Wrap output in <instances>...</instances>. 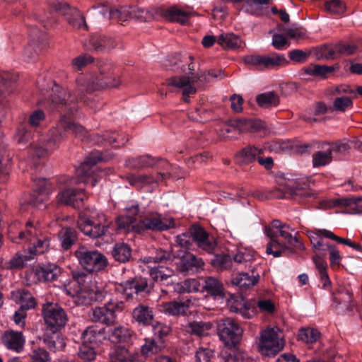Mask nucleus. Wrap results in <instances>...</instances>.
Instances as JSON below:
<instances>
[{"label":"nucleus","instance_id":"a19ab883","mask_svg":"<svg viewBox=\"0 0 362 362\" xmlns=\"http://www.w3.org/2000/svg\"><path fill=\"white\" fill-rule=\"evenodd\" d=\"M107 334V339L112 343L125 342L129 339L132 335L130 330L124 326L109 329Z\"/></svg>","mask_w":362,"mask_h":362},{"label":"nucleus","instance_id":"ea45409f","mask_svg":"<svg viewBox=\"0 0 362 362\" xmlns=\"http://www.w3.org/2000/svg\"><path fill=\"white\" fill-rule=\"evenodd\" d=\"M312 260L318 272L320 280L323 283V286L325 287L330 285L331 281L327 274V262L325 257L320 256L319 254H315L313 256Z\"/></svg>","mask_w":362,"mask_h":362},{"label":"nucleus","instance_id":"39448f33","mask_svg":"<svg viewBox=\"0 0 362 362\" xmlns=\"http://www.w3.org/2000/svg\"><path fill=\"white\" fill-rule=\"evenodd\" d=\"M217 76L211 71L201 72L192 76H173L167 80V85L182 89L184 100L189 102V97L197 92L199 88H202L212 78Z\"/></svg>","mask_w":362,"mask_h":362},{"label":"nucleus","instance_id":"8fccbe9b","mask_svg":"<svg viewBox=\"0 0 362 362\" xmlns=\"http://www.w3.org/2000/svg\"><path fill=\"white\" fill-rule=\"evenodd\" d=\"M59 237L61 240L62 247L64 250L69 249L76 240V232L71 228H63Z\"/></svg>","mask_w":362,"mask_h":362},{"label":"nucleus","instance_id":"5fc2aeb1","mask_svg":"<svg viewBox=\"0 0 362 362\" xmlns=\"http://www.w3.org/2000/svg\"><path fill=\"white\" fill-rule=\"evenodd\" d=\"M322 235L326 238V239L336 241L338 243L348 245L353 248L356 251L361 252L362 247L359 243L351 241L350 239H346L336 235L332 230H324Z\"/></svg>","mask_w":362,"mask_h":362},{"label":"nucleus","instance_id":"864d4df0","mask_svg":"<svg viewBox=\"0 0 362 362\" xmlns=\"http://www.w3.org/2000/svg\"><path fill=\"white\" fill-rule=\"evenodd\" d=\"M173 270L168 267L158 265L151 267L150 269V276L156 281H163L168 279L173 275Z\"/></svg>","mask_w":362,"mask_h":362},{"label":"nucleus","instance_id":"f8f14e48","mask_svg":"<svg viewBox=\"0 0 362 362\" xmlns=\"http://www.w3.org/2000/svg\"><path fill=\"white\" fill-rule=\"evenodd\" d=\"M158 170L156 177H153L151 175L134 176L132 177V184L137 187H144L145 185H152V187H153L158 182L171 177L177 178L182 177V175H175L174 173V167L170 165L168 162L165 160H160L158 163Z\"/></svg>","mask_w":362,"mask_h":362},{"label":"nucleus","instance_id":"bb28decb","mask_svg":"<svg viewBox=\"0 0 362 362\" xmlns=\"http://www.w3.org/2000/svg\"><path fill=\"white\" fill-rule=\"evenodd\" d=\"M254 259L252 252L247 249H238L232 258L234 269H247L255 267L253 264Z\"/></svg>","mask_w":362,"mask_h":362},{"label":"nucleus","instance_id":"49530a36","mask_svg":"<svg viewBox=\"0 0 362 362\" xmlns=\"http://www.w3.org/2000/svg\"><path fill=\"white\" fill-rule=\"evenodd\" d=\"M218 44L225 49H236L242 45L241 39L236 35L228 33L219 35L218 38Z\"/></svg>","mask_w":362,"mask_h":362},{"label":"nucleus","instance_id":"20e7f679","mask_svg":"<svg viewBox=\"0 0 362 362\" xmlns=\"http://www.w3.org/2000/svg\"><path fill=\"white\" fill-rule=\"evenodd\" d=\"M293 230L286 225L279 232V234L271 229L266 230V235L270 239L267 245L266 252L274 257L289 256L296 250H303V244L293 235Z\"/></svg>","mask_w":362,"mask_h":362},{"label":"nucleus","instance_id":"0e129e2a","mask_svg":"<svg viewBox=\"0 0 362 362\" xmlns=\"http://www.w3.org/2000/svg\"><path fill=\"white\" fill-rule=\"evenodd\" d=\"M16 141L19 144H26L32 139V133L25 124H20L14 136Z\"/></svg>","mask_w":362,"mask_h":362},{"label":"nucleus","instance_id":"c03bdc74","mask_svg":"<svg viewBox=\"0 0 362 362\" xmlns=\"http://www.w3.org/2000/svg\"><path fill=\"white\" fill-rule=\"evenodd\" d=\"M256 100L258 105L262 108L276 107L280 103L279 97L272 91L259 94Z\"/></svg>","mask_w":362,"mask_h":362},{"label":"nucleus","instance_id":"ddd939ff","mask_svg":"<svg viewBox=\"0 0 362 362\" xmlns=\"http://www.w3.org/2000/svg\"><path fill=\"white\" fill-rule=\"evenodd\" d=\"M217 330L220 339L227 346H234L240 339L243 332V328L238 322L229 317L218 321Z\"/></svg>","mask_w":362,"mask_h":362},{"label":"nucleus","instance_id":"69168bd1","mask_svg":"<svg viewBox=\"0 0 362 362\" xmlns=\"http://www.w3.org/2000/svg\"><path fill=\"white\" fill-rule=\"evenodd\" d=\"M176 69H180L185 75L184 76H194L195 64L192 62L191 56H186L184 59L179 62L177 64Z\"/></svg>","mask_w":362,"mask_h":362},{"label":"nucleus","instance_id":"2f4dec72","mask_svg":"<svg viewBox=\"0 0 362 362\" xmlns=\"http://www.w3.org/2000/svg\"><path fill=\"white\" fill-rule=\"evenodd\" d=\"M124 294L127 297H132L134 294L142 292H148L147 280L142 277H135L132 281H127L123 284Z\"/></svg>","mask_w":362,"mask_h":362},{"label":"nucleus","instance_id":"b1692460","mask_svg":"<svg viewBox=\"0 0 362 362\" xmlns=\"http://www.w3.org/2000/svg\"><path fill=\"white\" fill-rule=\"evenodd\" d=\"M30 35L32 37L31 42L25 47L23 52V57L28 62L35 60L40 51L39 45H37L40 40H43V32L37 27L33 26L30 29Z\"/></svg>","mask_w":362,"mask_h":362},{"label":"nucleus","instance_id":"e433bc0d","mask_svg":"<svg viewBox=\"0 0 362 362\" xmlns=\"http://www.w3.org/2000/svg\"><path fill=\"white\" fill-rule=\"evenodd\" d=\"M203 291L214 297H221L224 294L223 284L217 279L209 276L204 279Z\"/></svg>","mask_w":362,"mask_h":362},{"label":"nucleus","instance_id":"a878e982","mask_svg":"<svg viewBox=\"0 0 362 362\" xmlns=\"http://www.w3.org/2000/svg\"><path fill=\"white\" fill-rule=\"evenodd\" d=\"M1 342L8 349L19 353L23 348L25 339L22 332L9 330L2 334Z\"/></svg>","mask_w":362,"mask_h":362},{"label":"nucleus","instance_id":"37998d69","mask_svg":"<svg viewBox=\"0 0 362 362\" xmlns=\"http://www.w3.org/2000/svg\"><path fill=\"white\" fill-rule=\"evenodd\" d=\"M114 259L121 263L128 262L132 256V250L127 243H117L112 250Z\"/></svg>","mask_w":362,"mask_h":362},{"label":"nucleus","instance_id":"c85d7f7f","mask_svg":"<svg viewBox=\"0 0 362 362\" xmlns=\"http://www.w3.org/2000/svg\"><path fill=\"white\" fill-rule=\"evenodd\" d=\"M35 275L40 281H52L62 275L61 268L55 264H44L35 270Z\"/></svg>","mask_w":362,"mask_h":362},{"label":"nucleus","instance_id":"6e6552de","mask_svg":"<svg viewBox=\"0 0 362 362\" xmlns=\"http://www.w3.org/2000/svg\"><path fill=\"white\" fill-rule=\"evenodd\" d=\"M75 256L80 265L89 272L101 271L107 265V259L104 255L84 246L79 247L75 251Z\"/></svg>","mask_w":362,"mask_h":362},{"label":"nucleus","instance_id":"338daca9","mask_svg":"<svg viewBox=\"0 0 362 362\" xmlns=\"http://www.w3.org/2000/svg\"><path fill=\"white\" fill-rule=\"evenodd\" d=\"M334 68L329 66L315 65L310 66L305 69L306 74L315 76L325 77L327 74L334 71Z\"/></svg>","mask_w":362,"mask_h":362},{"label":"nucleus","instance_id":"7ed1b4c3","mask_svg":"<svg viewBox=\"0 0 362 362\" xmlns=\"http://www.w3.org/2000/svg\"><path fill=\"white\" fill-rule=\"evenodd\" d=\"M9 239L15 243H30L28 253L33 256L43 254L49 246L47 238L42 235V230L38 223H26L24 229L19 230L16 223L9 226L8 230Z\"/></svg>","mask_w":362,"mask_h":362},{"label":"nucleus","instance_id":"f257e3e1","mask_svg":"<svg viewBox=\"0 0 362 362\" xmlns=\"http://www.w3.org/2000/svg\"><path fill=\"white\" fill-rule=\"evenodd\" d=\"M76 87L74 90H66L59 85H54L50 97L52 108L60 114L57 124L50 129L46 138L30 144L28 151L33 158H45L56 151L60 144L68 137L70 132L76 136H82L86 129L81 125L72 122L78 110V103L83 100L91 108L95 107L91 102L84 98V90L103 89L118 87L121 81L110 62L103 63L99 68V74L92 80L85 81L83 77L77 79Z\"/></svg>","mask_w":362,"mask_h":362},{"label":"nucleus","instance_id":"412c9836","mask_svg":"<svg viewBox=\"0 0 362 362\" xmlns=\"http://www.w3.org/2000/svg\"><path fill=\"white\" fill-rule=\"evenodd\" d=\"M192 234L194 242L199 249L208 253L215 251L217 247L216 240L213 236H209L204 228L199 226H193Z\"/></svg>","mask_w":362,"mask_h":362},{"label":"nucleus","instance_id":"f3484780","mask_svg":"<svg viewBox=\"0 0 362 362\" xmlns=\"http://www.w3.org/2000/svg\"><path fill=\"white\" fill-rule=\"evenodd\" d=\"M240 270L241 272L232 276L231 283L233 286L243 290L251 288L258 283L259 274L255 267Z\"/></svg>","mask_w":362,"mask_h":362},{"label":"nucleus","instance_id":"13d9d810","mask_svg":"<svg viewBox=\"0 0 362 362\" xmlns=\"http://www.w3.org/2000/svg\"><path fill=\"white\" fill-rule=\"evenodd\" d=\"M20 308L23 310L33 308L35 305V300L31 293L26 290H20L18 291Z\"/></svg>","mask_w":362,"mask_h":362},{"label":"nucleus","instance_id":"e2e57ef3","mask_svg":"<svg viewBox=\"0 0 362 362\" xmlns=\"http://www.w3.org/2000/svg\"><path fill=\"white\" fill-rule=\"evenodd\" d=\"M325 8L332 14L340 15L344 13L346 6L341 0H328L325 2Z\"/></svg>","mask_w":362,"mask_h":362},{"label":"nucleus","instance_id":"393cba45","mask_svg":"<svg viewBox=\"0 0 362 362\" xmlns=\"http://www.w3.org/2000/svg\"><path fill=\"white\" fill-rule=\"evenodd\" d=\"M107 334L105 327L98 325L88 327L81 334V339L83 344L97 345L104 340H107Z\"/></svg>","mask_w":362,"mask_h":362},{"label":"nucleus","instance_id":"cd10ccee","mask_svg":"<svg viewBox=\"0 0 362 362\" xmlns=\"http://www.w3.org/2000/svg\"><path fill=\"white\" fill-rule=\"evenodd\" d=\"M285 197H289L295 201L303 202L310 199H314L316 194L313 192L307 185L302 186L296 183L293 186H288Z\"/></svg>","mask_w":362,"mask_h":362},{"label":"nucleus","instance_id":"a18cd8bd","mask_svg":"<svg viewBox=\"0 0 362 362\" xmlns=\"http://www.w3.org/2000/svg\"><path fill=\"white\" fill-rule=\"evenodd\" d=\"M160 160H156L148 155L129 158L126 161V165L130 168H142L158 165Z\"/></svg>","mask_w":362,"mask_h":362},{"label":"nucleus","instance_id":"f704fd0d","mask_svg":"<svg viewBox=\"0 0 362 362\" xmlns=\"http://www.w3.org/2000/svg\"><path fill=\"white\" fill-rule=\"evenodd\" d=\"M115 46L116 43L112 38L98 35L90 37L88 42V48L96 52L109 50Z\"/></svg>","mask_w":362,"mask_h":362},{"label":"nucleus","instance_id":"7c9ffc66","mask_svg":"<svg viewBox=\"0 0 362 362\" xmlns=\"http://www.w3.org/2000/svg\"><path fill=\"white\" fill-rule=\"evenodd\" d=\"M182 327L186 333L197 337H204L209 334L213 325L210 322L192 321L182 325Z\"/></svg>","mask_w":362,"mask_h":362},{"label":"nucleus","instance_id":"bf43d9fd","mask_svg":"<svg viewBox=\"0 0 362 362\" xmlns=\"http://www.w3.org/2000/svg\"><path fill=\"white\" fill-rule=\"evenodd\" d=\"M319 337L320 332L313 328H303L300 329L298 334L299 339L308 344L315 342Z\"/></svg>","mask_w":362,"mask_h":362},{"label":"nucleus","instance_id":"680f3d73","mask_svg":"<svg viewBox=\"0 0 362 362\" xmlns=\"http://www.w3.org/2000/svg\"><path fill=\"white\" fill-rule=\"evenodd\" d=\"M130 18H134L140 21H148L153 18V14L148 9L137 6H131Z\"/></svg>","mask_w":362,"mask_h":362},{"label":"nucleus","instance_id":"2eb2a0df","mask_svg":"<svg viewBox=\"0 0 362 362\" xmlns=\"http://www.w3.org/2000/svg\"><path fill=\"white\" fill-rule=\"evenodd\" d=\"M244 62L248 65L260 69H274L288 64L284 54L276 52L264 55H248L244 58Z\"/></svg>","mask_w":362,"mask_h":362},{"label":"nucleus","instance_id":"5701e85b","mask_svg":"<svg viewBox=\"0 0 362 362\" xmlns=\"http://www.w3.org/2000/svg\"><path fill=\"white\" fill-rule=\"evenodd\" d=\"M96 11V13L107 19H115L121 21H125L130 18V7L122 6L119 8L109 9L107 6H100L93 7L88 12Z\"/></svg>","mask_w":362,"mask_h":362},{"label":"nucleus","instance_id":"dca6fc26","mask_svg":"<svg viewBox=\"0 0 362 362\" xmlns=\"http://www.w3.org/2000/svg\"><path fill=\"white\" fill-rule=\"evenodd\" d=\"M122 302H115L112 300L103 306L95 307L92 309V320L94 322L106 325L113 324L116 319L115 312L121 308Z\"/></svg>","mask_w":362,"mask_h":362},{"label":"nucleus","instance_id":"423d86ee","mask_svg":"<svg viewBox=\"0 0 362 362\" xmlns=\"http://www.w3.org/2000/svg\"><path fill=\"white\" fill-rule=\"evenodd\" d=\"M77 223L83 233L90 238H96L105 233L110 222L107 221L103 213L93 211L90 215H81Z\"/></svg>","mask_w":362,"mask_h":362},{"label":"nucleus","instance_id":"4d7b16f0","mask_svg":"<svg viewBox=\"0 0 362 362\" xmlns=\"http://www.w3.org/2000/svg\"><path fill=\"white\" fill-rule=\"evenodd\" d=\"M200 283L196 279H188L177 284L176 290L180 293H192L200 290Z\"/></svg>","mask_w":362,"mask_h":362},{"label":"nucleus","instance_id":"473e14b6","mask_svg":"<svg viewBox=\"0 0 362 362\" xmlns=\"http://www.w3.org/2000/svg\"><path fill=\"white\" fill-rule=\"evenodd\" d=\"M43 341L52 351H62L66 345L64 338L56 329H47L44 335Z\"/></svg>","mask_w":362,"mask_h":362},{"label":"nucleus","instance_id":"de8ad7c7","mask_svg":"<svg viewBox=\"0 0 362 362\" xmlns=\"http://www.w3.org/2000/svg\"><path fill=\"white\" fill-rule=\"evenodd\" d=\"M32 259L33 256L30 255L25 251L24 252V254L18 252L8 261L5 262L3 267L7 269L22 268L26 262Z\"/></svg>","mask_w":362,"mask_h":362},{"label":"nucleus","instance_id":"774afa93","mask_svg":"<svg viewBox=\"0 0 362 362\" xmlns=\"http://www.w3.org/2000/svg\"><path fill=\"white\" fill-rule=\"evenodd\" d=\"M29 356L32 362H48L50 361L49 353L41 347L33 349Z\"/></svg>","mask_w":362,"mask_h":362},{"label":"nucleus","instance_id":"79ce46f5","mask_svg":"<svg viewBox=\"0 0 362 362\" xmlns=\"http://www.w3.org/2000/svg\"><path fill=\"white\" fill-rule=\"evenodd\" d=\"M132 315L136 322L143 325L150 324L153 319L152 309L144 305H139L136 307L133 310Z\"/></svg>","mask_w":362,"mask_h":362},{"label":"nucleus","instance_id":"c9c22d12","mask_svg":"<svg viewBox=\"0 0 362 362\" xmlns=\"http://www.w3.org/2000/svg\"><path fill=\"white\" fill-rule=\"evenodd\" d=\"M264 148L248 146L243 148L236 154V160L240 164H248L263 153Z\"/></svg>","mask_w":362,"mask_h":362},{"label":"nucleus","instance_id":"1a4fd4ad","mask_svg":"<svg viewBox=\"0 0 362 362\" xmlns=\"http://www.w3.org/2000/svg\"><path fill=\"white\" fill-rule=\"evenodd\" d=\"M284 347V341L277 327H267L260 332L259 349L262 354L270 356L279 353Z\"/></svg>","mask_w":362,"mask_h":362},{"label":"nucleus","instance_id":"603ef678","mask_svg":"<svg viewBox=\"0 0 362 362\" xmlns=\"http://www.w3.org/2000/svg\"><path fill=\"white\" fill-rule=\"evenodd\" d=\"M212 266L218 270H226L234 269V265L231 257L228 255H216L211 259Z\"/></svg>","mask_w":362,"mask_h":362},{"label":"nucleus","instance_id":"4468645a","mask_svg":"<svg viewBox=\"0 0 362 362\" xmlns=\"http://www.w3.org/2000/svg\"><path fill=\"white\" fill-rule=\"evenodd\" d=\"M42 315L45 323L50 329L59 330L64 327L67 316L64 310L58 304L47 303L42 306Z\"/></svg>","mask_w":362,"mask_h":362},{"label":"nucleus","instance_id":"a211bd4d","mask_svg":"<svg viewBox=\"0 0 362 362\" xmlns=\"http://www.w3.org/2000/svg\"><path fill=\"white\" fill-rule=\"evenodd\" d=\"M227 306L230 312L239 313L245 319H250L256 314L255 303L245 301L241 297H231L228 300Z\"/></svg>","mask_w":362,"mask_h":362},{"label":"nucleus","instance_id":"9d476101","mask_svg":"<svg viewBox=\"0 0 362 362\" xmlns=\"http://www.w3.org/2000/svg\"><path fill=\"white\" fill-rule=\"evenodd\" d=\"M35 183V191L33 194L25 199L21 204L22 209L28 210L29 207L42 210L46 208V202L49 199L51 193L49 182L45 178H32Z\"/></svg>","mask_w":362,"mask_h":362},{"label":"nucleus","instance_id":"6e6d98bb","mask_svg":"<svg viewBox=\"0 0 362 362\" xmlns=\"http://www.w3.org/2000/svg\"><path fill=\"white\" fill-rule=\"evenodd\" d=\"M163 347L162 339H146L145 344L141 347L142 354L145 356H151L157 354Z\"/></svg>","mask_w":362,"mask_h":362},{"label":"nucleus","instance_id":"3c124183","mask_svg":"<svg viewBox=\"0 0 362 362\" xmlns=\"http://www.w3.org/2000/svg\"><path fill=\"white\" fill-rule=\"evenodd\" d=\"M110 358L113 362H129L131 354L124 346H117L111 349L109 354Z\"/></svg>","mask_w":362,"mask_h":362},{"label":"nucleus","instance_id":"09e8293b","mask_svg":"<svg viewBox=\"0 0 362 362\" xmlns=\"http://www.w3.org/2000/svg\"><path fill=\"white\" fill-rule=\"evenodd\" d=\"M127 141L118 133L106 132L100 136L98 135L95 141L98 144L107 142L115 147H119L124 145Z\"/></svg>","mask_w":362,"mask_h":362},{"label":"nucleus","instance_id":"9b49d317","mask_svg":"<svg viewBox=\"0 0 362 362\" xmlns=\"http://www.w3.org/2000/svg\"><path fill=\"white\" fill-rule=\"evenodd\" d=\"M175 226L172 218H163L156 212H150L141 216L136 225L134 226V232L143 233L145 230L163 231Z\"/></svg>","mask_w":362,"mask_h":362},{"label":"nucleus","instance_id":"58836bf2","mask_svg":"<svg viewBox=\"0 0 362 362\" xmlns=\"http://www.w3.org/2000/svg\"><path fill=\"white\" fill-rule=\"evenodd\" d=\"M346 90L348 89L342 86L336 89L339 95L336 96L333 101V109L335 111L344 112L353 107V102L350 97L341 95L342 93H345Z\"/></svg>","mask_w":362,"mask_h":362},{"label":"nucleus","instance_id":"72a5a7b5","mask_svg":"<svg viewBox=\"0 0 362 362\" xmlns=\"http://www.w3.org/2000/svg\"><path fill=\"white\" fill-rule=\"evenodd\" d=\"M162 15L169 21L185 24L188 22L191 16V13L189 11L182 10L177 6H173L163 9Z\"/></svg>","mask_w":362,"mask_h":362},{"label":"nucleus","instance_id":"4c0bfd02","mask_svg":"<svg viewBox=\"0 0 362 362\" xmlns=\"http://www.w3.org/2000/svg\"><path fill=\"white\" fill-rule=\"evenodd\" d=\"M335 204L344 206L346 212L351 214H357L362 213V197L342 198L338 199Z\"/></svg>","mask_w":362,"mask_h":362},{"label":"nucleus","instance_id":"0eeeda50","mask_svg":"<svg viewBox=\"0 0 362 362\" xmlns=\"http://www.w3.org/2000/svg\"><path fill=\"white\" fill-rule=\"evenodd\" d=\"M324 230H329L326 228H315L308 232L313 248L315 252L327 250L329 252L330 267L332 268L339 267L341 264L342 256L335 245L324 242L323 239L326 238L322 235Z\"/></svg>","mask_w":362,"mask_h":362},{"label":"nucleus","instance_id":"6ab92c4d","mask_svg":"<svg viewBox=\"0 0 362 362\" xmlns=\"http://www.w3.org/2000/svg\"><path fill=\"white\" fill-rule=\"evenodd\" d=\"M348 148L346 144H329L325 151H320L313 155V165L315 168L326 165L332 161L333 154L346 151Z\"/></svg>","mask_w":362,"mask_h":362},{"label":"nucleus","instance_id":"c756f323","mask_svg":"<svg viewBox=\"0 0 362 362\" xmlns=\"http://www.w3.org/2000/svg\"><path fill=\"white\" fill-rule=\"evenodd\" d=\"M86 277L87 276L82 272H74L73 279L69 280L68 282L65 281L63 284L65 293L72 297L81 296L82 289L79 288V285L85 282Z\"/></svg>","mask_w":362,"mask_h":362},{"label":"nucleus","instance_id":"aec40b11","mask_svg":"<svg viewBox=\"0 0 362 362\" xmlns=\"http://www.w3.org/2000/svg\"><path fill=\"white\" fill-rule=\"evenodd\" d=\"M199 303L197 298H187L185 300H173L163 303L160 306V310L169 315H184L187 314L188 309Z\"/></svg>","mask_w":362,"mask_h":362},{"label":"nucleus","instance_id":"052dcab7","mask_svg":"<svg viewBox=\"0 0 362 362\" xmlns=\"http://www.w3.org/2000/svg\"><path fill=\"white\" fill-rule=\"evenodd\" d=\"M269 3V0H245V11L255 16H260L262 10L259 7L262 5H266Z\"/></svg>","mask_w":362,"mask_h":362},{"label":"nucleus","instance_id":"4be33fe9","mask_svg":"<svg viewBox=\"0 0 362 362\" xmlns=\"http://www.w3.org/2000/svg\"><path fill=\"white\" fill-rule=\"evenodd\" d=\"M204 261L193 254H187L180 261L177 266L179 271L185 275L194 274L204 269Z\"/></svg>","mask_w":362,"mask_h":362},{"label":"nucleus","instance_id":"f03ea898","mask_svg":"<svg viewBox=\"0 0 362 362\" xmlns=\"http://www.w3.org/2000/svg\"><path fill=\"white\" fill-rule=\"evenodd\" d=\"M102 160L99 152L90 154L76 169L77 177H71L66 181L68 187L61 190L57 194V201L60 204L72 206L74 208L81 206L83 197L81 193L83 189L73 188L71 186L81 182L94 187L104 173L95 165Z\"/></svg>","mask_w":362,"mask_h":362}]
</instances>
